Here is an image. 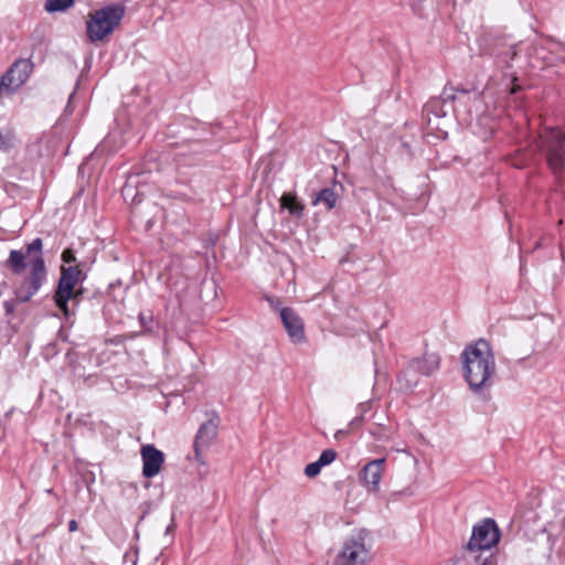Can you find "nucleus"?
Listing matches in <instances>:
<instances>
[{
	"label": "nucleus",
	"instance_id": "6",
	"mask_svg": "<svg viewBox=\"0 0 565 565\" xmlns=\"http://www.w3.org/2000/svg\"><path fill=\"white\" fill-rule=\"evenodd\" d=\"M439 356L434 353L424 354L423 358L413 359L398 376V382L406 388L418 383V375L429 376L439 369Z\"/></svg>",
	"mask_w": 565,
	"mask_h": 565
},
{
	"label": "nucleus",
	"instance_id": "12",
	"mask_svg": "<svg viewBox=\"0 0 565 565\" xmlns=\"http://www.w3.org/2000/svg\"><path fill=\"white\" fill-rule=\"evenodd\" d=\"M142 475L146 478L156 477L163 465L164 455L153 445H145L141 447Z\"/></svg>",
	"mask_w": 565,
	"mask_h": 565
},
{
	"label": "nucleus",
	"instance_id": "5",
	"mask_svg": "<svg viewBox=\"0 0 565 565\" xmlns=\"http://www.w3.org/2000/svg\"><path fill=\"white\" fill-rule=\"evenodd\" d=\"M85 279L86 274L79 266L61 267V276L54 295V301L66 317L70 316L68 301L81 297L82 290H77L76 286Z\"/></svg>",
	"mask_w": 565,
	"mask_h": 565
},
{
	"label": "nucleus",
	"instance_id": "3",
	"mask_svg": "<svg viewBox=\"0 0 565 565\" xmlns=\"http://www.w3.org/2000/svg\"><path fill=\"white\" fill-rule=\"evenodd\" d=\"M535 145L544 156L552 174L559 179L565 173V130L559 127H543Z\"/></svg>",
	"mask_w": 565,
	"mask_h": 565
},
{
	"label": "nucleus",
	"instance_id": "17",
	"mask_svg": "<svg viewBox=\"0 0 565 565\" xmlns=\"http://www.w3.org/2000/svg\"><path fill=\"white\" fill-rule=\"evenodd\" d=\"M337 451L333 449H326L321 452L318 461L322 467L332 463L337 459Z\"/></svg>",
	"mask_w": 565,
	"mask_h": 565
},
{
	"label": "nucleus",
	"instance_id": "10",
	"mask_svg": "<svg viewBox=\"0 0 565 565\" xmlns=\"http://www.w3.org/2000/svg\"><path fill=\"white\" fill-rule=\"evenodd\" d=\"M217 424L216 419H209L204 422L195 436L194 440V457L198 463L205 465L202 459V450L210 447V445L214 441L217 435Z\"/></svg>",
	"mask_w": 565,
	"mask_h": 565
},
{
	"label": "nucleus",
	"instance_id": "23",
	"mask_svg": "<svg viewBox=\"0 0 565 565\" xmlns=\"http://www.w3.org/2000/svg\"><path fill=\"white\" fill-rule=\"evenodd\" d=\"M77 526H78V525H77L76 520H71V521L68 522V531H70V532H74V531H76V530H77Z\"/></svg>",
	"mask_w": 565,
	"mask_h": 565
},
{
	"label": "nucleus",
	"instance_id": "26",
	"mask_svg": "<svg viewBox=\"0 0 565 565\" xmlns=\"http://www.w3.org/2000/svg\"><path fill=\"white\" fill-rule=\"evenodd\" d=\"M482 565H488V561L486 559V561L482 563Z\"/></svg>",
	"mask_w": 565,
	"mask_h": 565
},
{
	"label": "nucleus",
	"instance_id": "21",
	"mask_svg": "<svg viewBox=\"0 0 565 565\" xmlns=\"http://www.w3.org/2000/svg\"><path fill=\"white\" fill-rule=\"evenodd\" d=\"M61 258H62L63 263H65V264L76 263L75 253L70 248H66L63 250Z\"/></svg>",
	"mask_w": 565,
	"mask_h": 565
},
{
	"label": "nucleus",
	"instance_id": "25",
	"mask_svg": "<svg viewBox=\"0 0 565 565\" xmlns=\"http://www.w3.org/2000/svg\"><path fill=\"white\" fill-rule=\"evenodd\" d=\"M519 88H520L519 86L513 85V87H512V88H511V90H510V92H511V94H515V93L518 92V89H519Z\"/></svg>",
	"mask_w": 565,
	"mask_h": 565
},
{
	"label": "nucleus",
	"instance_id": "2",
	"mask_svg": "<svg viewBox=\"0 0 565 565\" xmlns=\"http://www.w3.org/2000/svg\"><path fill=\"white\" fill-rule=\"evenodd\" d=\"M463 376L473 392L493 384L497 364L490 343L483 339L466 347L461 353Z\"/></svg>",
	"mask_w": 565,
	"mask_h": 565
},
{
	"label": "nucleus",
	"instance_id": "22",
	"mask_svg": "<svg viewBox=\"0 0 565 565\" xmlns=\"http://www.w3.org/2000/svg\"><path fill=\"white\" fill-rule=\"evenodd\" d=\"M3 308L7 316H11L14 312L15 303L13 300H6L3 302Z\"/></svg>",
	"mask_w": 565,
	"mask_h": 565
},
{
	"label": "nucleus",
	"instance_id": "18",
	"mask_svg": "<svg viewBox=\"0 0 565 565\" xmlns=\"http://www.w3.org/2000/svg\"><path fill=\"white\" fill-rule=\"evenodd\" d=\"M322 469V466L320 465V462L317 460L315 462H311V463H308L305 468V475L308 477V478H316L320 471Z\"/></svg>",
	"mask_w": 565,
	"mask_h": 565
},
{
	"label": "nucleus",
	"instance_id": "9",
	"mask_svg": "<svg viewBox=\"0 0 565 565\" xmlns=\"http://www.w3.org/2000/svg\"><path fill=\"white\" fill-rule=\"evenodd\" d=\"M369 556L362 537L348 539L332 565H363Z\"/></svg>",
	"mask_w": 565,
	"mask_h": 565
},
{
	"label": "nucleus",
	"instance_id": "8",
	"mask_svg": "<svg viewBox=\"0 0 565 565\" xmlns=\"http://www.w3.org/2000/svg\"><path fill=\"white\" fill-rule=\"evenodd\" d=\"M32 71L33 63L30 58L17 60L1 76L0 94H12L19 89L28 81Z\"/></svg>",
	"mask_w": 565,
	"mask_h": 565
},
{
	"label": "nucleus",
	"instance_id": "14",
	"mask_svg": "<svg viewBox=\"0 0 565 565\" xmlns=\"http://www.w3.org/2000/svg\"><path fill=\"white\" fill-rule=\"evenodd\" d=\"M338 201V195L331 188H324L319 191L312 201L313 205L323 204L328 211L332 210Z\"/></svg>",
	"mask_w": 565,
	"mask_h": 565
},
{
	"label": "nucleus",
	"instance_id": "24",
	"mask_svg": "<svg viewBox=\"0 0 565 565\" xmlns=\"http://www.w3.org/2000/svg\"><path fill=\"white\" fill-rule=\"evenodd\" d=\"M268 301H269V303H270V306H271L273 308H277V307H278V305H279V301H278V300H275V299H273V298H268Z\"/></svg>",
	"mask_w": 565,
	"mask_h": 565
},
{
	"label": "nucleus",
	"instance_id": "19",
	"mask_svg": "<svg viewBox=\"0 0 565 565\" xmlns=\"http://www.w3.org/2000/svg\"><path fill=\"white\" fill-rule=\"evenodd\" d=\"M138 319H139L140 324L142 326V328L145 329V331L149 332L151 330V324L153 321L152 315L151 313L146 315L143 312H140L138 316Z\"/></svg>",
	"mask_w": 565,
	"mask_h": 565
},
{
	"label": "nucleus",
	"instance_id": "1",
	"mask_svg": "<svg viewBox=\"0 0 565 565\" xmlns=\"http://www.w3.org/2000/svg\"><path fill=\"white\" fill-rule=\"evenodd\" d=\"M43 242L34 238L26 245L25 252L12 249L7 259V265L14 275H20L26 266H30V274L23 278L15 288L14 295L18 301H29L42 287L46 277V266L42 255Z\"/></svg>",
	"mask_w": 565,
	"mask_h": 565
},
{
	"label": "nucleus",
	"instance_id": "27",
	"mask_svg": "<svg viewBox=\"0 0 565 565\" xmlns=\"http://www.w3.org/2000/svg\"><path fill=\"white\" fill-rule=\"evenodd\" d=\"M563 60L565 61V57H563Z\"/></svg>",
	"mask_w": 565,
	"mask_h": 565
},
{
	"label": "nucleus",
	"instance_id": "4",
	"mask_svg": "<svg viewBox=\"0 0 565 565\" xmlns=\"http://www.w3.org/2000/svg\"><path fill=\"white\" fill-rule=\"evenodd\" d=\"M125 7L114 3L88 14L86 34L90 42H99L108 38L120 24L125 15Z\"/></svg>",
	"mask_w": 565,
	"mask_h": 565
},
{
	"label": "nucleus",
	"instance_id": "16",
	"mask_svg": "<svg viewBox=\"0 0 565 565\" xmlns=\"http://www.w3.org/2000/svg\"><path fill=\"white\" fill-rule=\"evenodd\" d=\"M74 4V0H46L44 9L47 12L65 11Z\"/></svg>",
	"mask_w": 565,
	"mask_h": 565
},
{
	"label": "nucleus",
	"instance_id": "7",
	"mask_svg": "<svg viewBox=\"0 0 565 565\" xmlns=\"http://www.w3.org/2000/svg\"><path fill=\"white\" fill-rule=\"evenodd\" d=\"M501 537L500 530L492 519H484L476 524L466 548L469 552L490 550L495 546Z\"/></svg>",
	"mask_w": 565,
	"mask_h": 565
},
{
	"label": "nucleus",
	"instance_id": "15",
	"mask_svg": "<svg viewBox=\"0 0 565 565\" xmlns=\"http://www.w3.org/2000/svg\"><path fill=\"white\" fill-rule=\"evenodd\" d=\"M280 204L284 209H287L291 215L301 216L303 212V205L297 200V198L290 193H285L280 199Z\"/></svg>",
	"mask_w": 565,
	"mask_h": 565
},
{
	"label": "nucleus",
	"instance_id": "11",
	"mask_svg": "<svg viewBox=\"0 0 565 565\" xmlns=\"http://www.w3.org/2000/svg\"><path fill=\"white\" fill-rule=\"evenodd\" d=\"M280 319L289 339L294 343H302L306 341L305 323L294 309L288 307L282 308L280 310Z\"/></svg>",
	"mask_w": 565,
	"mask_h": 565
},
{
	"label": "nucleus",
	"instance_id": "20",
	"mask_svg": "<svg viewBox=\"0 0 565 565\" xmlns=\"http://www.w3.org/2000/svg\"><path fill=\"white\" fill-rule=\"evenodd\" d=\"M456 89L454 87H445L444 88V92H443V102L444 103H454L455 99H456V94H455Z\"/></svg>",
	"mask_w": 565,
	"mask_h": 565
},
{
	"label": "nucleus",
	"instance_id": "13",
	"mask_svg": "<svg viewBox=\"0 0 565 565\" xmlns=\"http://www.w3.org/2000/svg\"><path fill=\"white\" fill-rule=\"evenodd\" d=\"M384 463V458L375 459L366 463L361 470L360 480L367 491L376 492L379 490Z\"/></svg>",
	"mask_w": 565,
	"mask_h": 565
}]
</instances>
